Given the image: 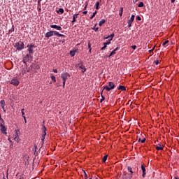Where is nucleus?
Returning a JSON list of instances; mask_svg holds the SVG:
<instances>
[{"label":"nucleus","instance_id":"1","mask_svg":"<svg viewBox=\"0 0 179 179\" xmlns=\"http://www.w3.org/2000/svg\"><path fill=\"white\" fill-rule=\"evenodd\" d=\"M52 36H57V37H65V35L61 34L57 31H50L49 32H47L45 37L50 38V37H52Z\"/></svg>","mask_w":179,"mask_h":179},{"label":"nucleus","instance_id":"2","mask_svg":"<svg viewBox=\"0 0 179 179\" xmlns=\"http://www.w3.org/2000/svg\"><path fill=\"white\" fill-rule=\"evenodd\" d=\"M61 78L63 80V87H65V83L71 78V75L69 73H63L61 74Z\"/></svg>","mask_w":179,"mask_h":179},{"label":"nucleus","instance_id":"3","mask_svg":"<svg viewBox=\"0 0 179 179\" xmlns=\"http://www.w3.org/2000/svg\"><path fill=\"white\" fill-rule=\"evenodd\" d=\"M14 47L17 51H22L24 48V43L22 41H19L15 43Z\"/></svg>","mask_w":179,"mask_h":179},{"label":"nucleus","instance_id":"4","mask_svg":"<svg viewBox=\"0 0 179 179\" xmlns=\"http://www.w3.org/2000/svg\"><path fill=\"white\" fill-rule=\"evenodd\" d=\"M115 87V84L113 82H109L108 83V86H104L103 87V90H106V92H110V90H114Z\"/></svg>","mask_w":179,"mask_h":179},{"label":"nucleus","instance_id":"5","mask_svg":"<svg viewBox=\"0 0 179 179\" xmlns=\"http://www.w3.org/2000/svg\"><path fill=\"white\" fill-rule=\"evenodd\" d=\"M45 135H47V128L45 127V126H43L42 128V137H41L42 143H44V139H45Z\"/></svg>","mask_w":179,"mask_h":179},{"label":"nucleus","instance_id":"6","mask_svg":"<svg viewBox=\"0 0 179 179\" xmlns=\"http://www.w3.org/2000/svg\"><path fill=\"white\" fill-rule=\"evenodd\" d=\"M108 38H110L108 40ZM113 38H114V34H112L108 36H105L104 37V40H108L107 42L104 43V44H106V45L110 44L111 43V40H113Z\"/></svg>","mask_w":179,"mask_h":179},{"label":"nucleus","instance_id":"7","mask_svg":"<svg viewBox=\"0 0 179 179\" xmlns=\"http://www.w3.org/2000/svg\"><path fill=\"white\" fill-rule=\"evenodd\" d=\"M10 83L14 86H19V84L20 83V82H19V80L17 79V78H14L11 80Z\"/></svg>","mask_w":179,"mask_h":179},{"label":"nucleus","instance_id":"8","mask_svg":"<svg viewBox=\"0 0 179 179\" xmlns=\"http://www.w3.org/2000/svg\"><path fill=\"white\" fill-rule=\"evenodd\" d=\"M19 130H15V137H14V141H15V142H17V143L20 142V138H19Z\"/></svg>","mask_w":179,"mask_h":179},{"label":"nucleus","instance_id":"9","mask_svg":"<svg viewBox=\"0 0 179 179\" xmlns=\"http://www.w3.org/2000/svg\"><path fill=\"white\" fill-rule=\"evenodd\" d=\"M134 20H135V15H132L131 18L128 20V27H131V26H132Z\"/></svg>","mask_w":179,"mask_h":179},{"label":"nucleus","instance_id":"10","mask_svg":"<svg viewBox=\"0 0 179 179\" xmlns=\"http://www.w3.org/2000/svg\"><path fill=\"white\" fill-rule=\"evenodd\" d=\"M76 66L78 68L79 66L80 69H82L83 73H85V71H86V67L81 63V64H77Z\"/></svg>","mask_w":179,"mask_h":179},{"label":"nucleus","instance_id":"11","mask_svg":"<svg viewBox=\"0 0 179 179\" xmlns=\"http://www.w3.org/2000/svg\"><path fill=\"white\" fill-rule=\"evenodd\" d=\"M27 47H28V51L29 54H33L34 53L33 48H34L35 47L34 45V44L28 45Z\"/></svg>","mask_w":179,"mask_h":179},{"label":"nucleus","instance_id":"12","mask_svg":"<svg viewBox=\"0 0 179 179\" xmlns=\"http://www.w3.org/2000/svg\"><path fill=\"white\" fill-rule=\"evenodd\" d=\"M0 127L2 134H4V135H7L8 133L6 132V127H5L3 124L0 125Z\"/></svg>","mask_w":179,"mask_h":179},{"label":"nucleus","instance_id":"13","mask_svg":"<svg viewBox=\"0 0 179 179\" xmlns=\"http://www.w3.org/2000/svg\"><path fill=\"white\" fill-rule=\"evenodd\" d=\"M51 29H56V30H62V27L58 25H50Z\"/></svg>","mask_w":179,"mask_h":179},{"label":"nucleus","instance_id":"14","mask_svg":"<svg viewBox=\"0 0 179 179\" xmlns=\"http://www.w3.org/2000/svg\"><path fill=\"white\" fill-rule=\"evenodd\" d=\"M0 104L2 107V109L3 110V111H5V106H6V103H5V100H1L0 101Z\"/></svg>","mask_w":179,"mask_h":179},{"label":"nucleus","instance_id":"15","mask_svg":"<svg viewBox=\"0 0 179 179\" xmlns=\"http://www.w3.org/2000/svg\"><path fill=\"white\" fill-rule=\"evenodd\" d=\"M78 16H79V14L73 15V20L71 21L72 23H75V22H76V19H78Z\"/></svg>","mask_w":179,"mask_h":179},{"label":"nucleus","instance_id":"16","mask_svg":"<svg viewBox=\"0 0 179 179\" xmlns=\"http://www.w3.org/2000/svg\"><path fill=\"white\" fill-rule=\"evenodd\" d=\"M30 58H31V56L30 55H27L24 57V61H26V62L30 61Z\"/></svg>","mask_w":179,"mask_h":179},{"label":"nucleus","instance_id":"17","mask_svg":"<svg viewBox=\"0 0 179 179\" xmlns=\"http://www.w3.org/2000/svg\"><path fill=\"white\" fill-rule=\"evenodd\" d=\"M118 90H122V92H124L125 90H127V88L125 87V86H122V85H120L117 87Z\"/></svg>","mask_w":179,"mask_h":179},{"label":"nucleus","instance_id":"18","mask_svg":"<svg viewBox=\"0 0 179 179\" xmlns=\"http://www.w3.org/2000/svg\"><path fill=\"white\" fill-rule=\"evenodd\" d=\"M117 50H118V48H115V50H113L110 52V55H109L108 57H113V55H115V51H117Z\"/></svg>","mask_w":179,"mask_h":179},{"label":"nucleus","instance_id":"19","mask_svg":"<svg viewBox=\"0 0 179 179\" xmlns=\"http://www.w3.org/2000/svg\"><path fill=\"white\" fill-rule=\"evenodd\" d=\"M157 150H163V146L162 145H159L156 146Z\"/></svg>","mask_w":179,"mask_h":179},{"label":"nucleus","instance_id":"20","mask_svg":"<svg viewBox=\"0 0 179 179\" xmlns=\"http://www.w3.org/2000/svg\"><path fill=\"white\" fill-rule=\"evenodd\" d=\"M104 23H106V20H101L99 22V24L100 27H101V26H103V24H104Z\"/></svg>","mask_w":179,"mask_h":179},{"label":"nucleus","instance_id":"21","mask_svg":"<svg viewBox=\"0 0 179 179\" xmlns=\"http://www.w3.org/2000/svg\"><path fill=\"white\" fill-rule=\"evenodd\" d=\"M107 157H108V155H105L103 159H102V162L103 163H106V162H107Z\"/></svg>","mask_w":179,"mask_h":179},{"label":"nucleus","instance_id":"22","mask_svg":"<svg viewBox=\"0 0 179 179\" xmlns=\"http://www.w3.org/2000/svg\"><path fill=\"white\" fill-rule=\"evenodd\" d=\"M104 91V90H102V92H101V97L102 99H101V103H103V100H105V97L103 96V92Z\"/></svg>","mask_w":179,"mask_h":179},{"label":"nucleus","instance_id":"23","mask_svg":"<svg viewBox=\"0 0 179 179\" xmlns=\"http://www.w3.org/2000/svg\"><path fill=\"white\" fill-rule=\"evenodd\" d=\"M143 6H145V3H143V2H140L138 5V8H143Z\"/></svg>","mask_w":179,"mask_h":179},{"label":"nucleus","instance_id":"24","mask_svg":"<svg viewBox=\"0 0 179 179\" xmlns=\"http://www.w3.org/2000/svg\"><path fill=\"white\" fill-rule=\"evenodd\" d=\"M123 12H124V8L122 7L120 8V13H119L120 16H122Z\"/></svg>","mask_w":179,"mask_h":179},{"label":"nucleus","instance_id":"25","mask_svg":"<svg viewBox=\"0 0 179 179\" xmlns=\"http://www.w3.org/2000/svg\"><path fill=\"white\" fill-rule=\"evenodd\" d=\"M99 6H100V2L97 1L95 4V8L99 10Z\"/></svg>","mask_w":179,"mask_h":179},{"label":"nucleus","instance_id":"26","mask_svg":"<svg viewBox=\"0 0 179 179\" xmlns=\"http://www.w3.org/2000/svg\"><path fill=\"white\" fill-rule=\"evenodd\" d=\"M141 170H142L143 173H146V169H145L143 165L141 166Z\"/></svg>","mask_w":179,"mask_h":179},{"label":"nucleus","instance_id":"27","mask_svg":"<svg viewBox=\"0 0 179 179\" xmlns=\"http://www.w3.org/2000/svg\"><path fill=\"white\" fill-rule=\"evenodd\" d=\"M127 169L129 171V173H131V174H134V171H132V169L131 167L128 166Z\"/></svg>","mask_w":179,"mask_h":179},{"label":"nucleus","instance_id":"28","mask_svg":"<svg viewBox=\"0 0 179 179\" xmlns=\"http://www.w3.org/2000/svg\"><path fill=\"white\" fill-rule=\"evenodd\" d=\"M169 44V41H165L163 43H162V45L164 47H166V45Z\"/></svg>","mask_w":179,"mask_h":179},{"label":"nucleus","instance_id":"29","mask_svg":"<svg viewBox=\"0 0 179 179\" xmlns=\"http://www.w3.org/2000/svg\"><path fill=\"white\" fill-rule=\"evenodd\" d=\"M51 79L52 81H54L55 83L57 82V79L55 78V77L54 76H51Z\"/></svg>","mask_w":179,"mask_h":179},{"label":"nucleus","instance_id":"30","mask_svg":"<svg viewBox=\"0 0 179 179\" xmlns=\"http://www.w3.org/2000/svg\"><path fill=\"white\" fill-rule=\"evenodd\" d=\"M57 12L58 13H64V8H59Z\"/></svg>","mask_w":179,"mask_h":179},{"label":"nucleus","instance_id":"31","mask_svg":"<svg viewBox=\"0 0 179 179\" xmlns=\"http://www.w3.org/2000/svg\"><path fill=\"white\" fill-rule=\"evenodd\" d=\"M96 15H97V11H95L94 13H93V15H92L90 19H93V17H94V16H96Z\"/></svg>","mask_w":179,"mask_h":179},{"label":"nucleus","instance_id":"32","mask_svg":"<svg viewBox=\"0 0 179 179\" xmlns=\"http://www.w3.org/2000/svg\"><path fill=\"white\" fill-rule=\"evenodd\" d=\"M75 51H71L70 52V55L71 56V57H75Z\"/></svg>","mask_w":179,"mask_h":179},{"label":"nucleus","instance_id":"33","mask_svg":"<svg viewBox=\"0 0 179 179\" xmlns=\"http://www.w3.org/2000/svg\"><path fill=\"white\" fill-rule=\"evenodd\" d=\"M88 48L89 50L92 48V44L90 43V41H88Z\"/></svg>","mask_w":179,"mask_h":179},{"label":"nucleus","instance_id":"34","mask_svg":"<svg viewBox=\"0 0 179 179\" xmlns=\"http://www.w3.org/2000/svg\"><path fill=\"white\" fill-rule=\"evenodd\" d=\"M136 20H138V21L142 20V18L141 17V16H137V17H136Z\"/></svg>","mask_w":179,"mask_h":179},{"label":"nucleus","instance_id":"35","mask_svg":"<svg viewBox=\"0 0 179 179\" xmlns=\"http://www.w3.org/2000/svg\"><path fill=\"white\" fill-rule=\"evenodd\" d=\"M21 113H22V117H24V108H22V109L21 110Z\"/></svg>","mask_w":179,"mask_h":179},{"label":"nucleus","instance_id":"36","mask_svg":"<svg viewBox=\"0 0 179 179\" xmlns=\"http://www.w3.org/2000/svg\"><path fill=\"white\" fill-rule=\"evenodd\" d=\"M154 64H155V65H159V60H155Z\"/></svg>","mask_w":179,"mask_h":179},{"label":"nucleus","instance_id":"37","mask_svg":"<svg viewBox=\"0 0 179 179\" xmlns=\"http://www.w3.org/2000/svg\"><path fill=\"white\" fill-rule=\"evenodd\" d=\"M141 142V143H145L146 142V138H143Z\"/></svg>","mask_w":179,"mask_h":179},{"label":"nucleus","instance_id":"38","mask_svg":"<svg viewBox=\"0 0 179 179\" xmlns=\"http://www.w3.org/2000/svg\"><path fill=\"white\" fill-rule=\"evenodd\" d=\"M13 139H15V138H16V131H15V134L13 136Z\"/></svg>","mask_w":179,"mask_h":179},{"label":"nucleus","instance_id":"39","mask_svg":"<svg viewBox=\"0 0 179 179\" xmlns=\"http://www.w3.org/2000/svg\"><path fill=\"white\" fill-rule=\"evenodd\" d=\"M106 48H107V45L104 44V46L102 47L101 50H104V49Z\"/></svg>","mask_w":179,"mask_h":179},{"label":"nucleus","instance_id":"40","mask_svg":"<svg viewBox=\"0 0 179 179\" xmlns=\"http://www.w3.org/2000/svg\"><path fill=\"white\" fill-rule=\"evenodd\" d=\"M131 48L133 50H136V45H132V46H131Z\"/></svg>","mask_w":179,"mask_h":179},{"label":"nucleus","instance_id":"41","mask_svg":"<svg viewBox=\"0 0 179 179\" xmlns=\"http://www.w3.org/2000/svg\"><path fill=\"white\" fill-rule=\"evenodd\" d=\"M84 173H85V179H92V178H87V174H86V172H84Z\"/></svg>","mask_w":179,"mask_h":179},{"label":"nucleus","instance_id":"42","mask_svg":"<svg viewBox=\"0 0 179 179\" xmlns=\"http://www.w3.org/2000/svg\"><path fill=\"white\" fill-rule=\"evenodd\" d=\"M23 118H24V120L25 124H27V120H26V116H23Z\"/></svg>","mask_w":179,"mask_h":179},{"label":"nucleus","instance_id":"43","mask_svg":"<svg viewBox=\"0 0 179 179\" xmlns=\"http://www.w3.org/2000/svg\"><path fill=\"white\" fill-rule=\"evenodd\" d=\"M153 51H155V47L152 50H150L149 52H153Z\"/></svg>","mask_w":179,"mask_h":179},{"label":"nucleus","instance_id":"44","mask_svg":"<svg viewBox=\"0 0 179 179\" xmlns=\"http://www.w3.org/2000/svg\"><path fill=\"white\" fill-rule=\"evenodd\" d=\"M53 72H55V73H58V70H57V69H53Z\"/></svg>","mask_w":179,"mask_h":179},{"label":"nucleus","instance_id":"45","mask_svg":"<svg viewBox=\"0 0 179 179\" xmlns=\"http://www.w3.org/2000/svg\"><path fill=\"white\" fill-rule=\"evenodd\" d=\"M143 177L145 178V176H146V172H143Z\"/></svg>","mask_w":179,"mask_h":179},{"label":"nucleus","instance_id":"46","mask_svg":"<svg viewBox=\"0 0 179 179\" xmlns=\"http://www.w3.org/2000/svg\"><path fill=\"white\" fill-rule=\"evenodd\" d=\"M83 13L84 15H87V11H83Z\"/></svg>","mask_w":179,"mask_h":179},{"label":"nucleus","instance_id":"47","mask_svg":"<svg viewBox=\"0 0 179 179\" xmlns=\"http://www.w3.org/2000/svg\"><path fill=\"white\" fill-rule=\"evenodd\" d=\"M87 8V5H86V6L84 7V10H86Z\"/></svg>","mask_w":179,"mask_h":179},{"label":"nucleus","instance_id":"48","mask_svg":"<svg viewBox=\"0 0 179 179\" xmlns=\"http://www.w3.org/2000/svg\"><path fill=\"white\" fill-rule=\"evenodd\" d=\"M172 3H174L176 2V0H171Z\"/></svg>","mask_w":179,"mask_h":179},{"label":"nucleus","instance_id":"49","mask_svg":"<svg viewBox=\"0 0 179 179\" xmlns=\"http://www.w3.org/2000/svg\"><path fill=\"white\" fill-rule=\"evenodd\" d=\"M24 73H26V70H24L22 75H24Z\"/></svg>","mask_w":179,"mask_h":179},{"label":"nucleus","instance_id":"50","mask_svg":"<svg viewBox=\"0 0 179 179\" xmlns=\"http://www.w3.org/2000/svg\"><path fill=\"white\" fill-rule=\"evenodd\" d=\"M138 142H141L142 140L141 139V138H138Z\"/></svg>","mask_w":179,"mask_h":179},{"label":"nucleus","instance_id":"51","mask_svg":"<svg viewBox=\"0 0 179 179\" xmlns=\"http://www.w3.org/2000/svg\"><path fill=\"white\" fill-rule=\"evenodd\" d=\"M95 31H99V28H96Z\"/></svg>","mask_w":179,"mask_h":179},{"label":"nucleus","instance_id":"52","mask_svg":"<svg viewBox=\"0 0 179 179\" xmlns=\"http://www.w3.org/2000/svg\"><path fill=\"white\" fill-rule=\"evenodd\" d=\"M10 139H11L10 138H8L9 142H12V140H10Z\"/></svg>","mask_w":179,"mask_h":179},{"label":"nucleus","instance_id":"53","mask_svg":"<svg viewBox=\"0 0 179 179\" xmlns=\"http://www.w3.org/2000/svg\"><path fill=\"white\" fill-rule=\"evenodd\" d=\"M89 52H92V48L90 49Z\"/></svg>","mask_w":179,"mask_h":179},{"label":"nucleus","instance_id":"54","mask_svg":"<svg viewBox=\"0 0 179 179\" xmlns=\"http://www.w3.org/2000/svg\"><path fill=\"white\" fill-rule=\"evenodd\" d=\"M175 179H179V178L178 177H175Z\"/></svg>","mask_w":179,"mask_h":179},{"label":"nucleus","instance_id":"55","mask_svg":"<svg viewBox=\"0 0 179 179\" xmlns=\"http://www.w3.org/2000/svg\"><path fill=\"white\" fill-rule=\"evenodd\" d=\"M96 179H98V178H96Z\"/></svg>","mask_w":179,"mask_h":179}]
</instances>
